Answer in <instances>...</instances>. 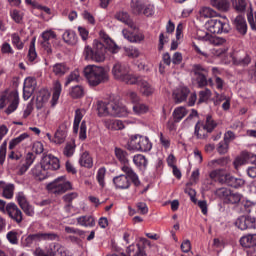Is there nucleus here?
I'll return each mask as SVG.
<instances>
[{
    "label": "nucleus",
    "instance_id": "1",
    "mask_svg": "<svg viewBox=\"0 0 256 256\" xmlns=\"http://www.w3.org/2000/svg\"><path fill=\"white\" fill-rule=\"evenodd\" d=\"M83 75L90 87H97L101 83L109 81V72L97 65H87L83 69Z\"/></svg>",
    "mask_w": 256,
    "mask_h": 256
},
{
    "label": "nucleus",
    "instance_id": "2",
    "mask_svg": "<svg viewBox=\"0 0 256 256\" xmlns=\"http://www.w3.org/2000/svg\"><path fill=\"white\" fill-rule=\"evenodd\" d=\"M112 75L117 81H122L126 85H137L139 77L131 73L129 66L122 62H116L112 68Z\"/></svg>",
    "mask_w": 256,
    "mask_h": 256
},
{
    "label": "nucleus",
    "instance_id": "3",
    "mask_svg": "<svg viewBox=\"0 0 256 256\" xmlns=\"http://www.w3.org/2000/svg\"><path fill=\"white\" fill-rule=\"evenodd\" d=\"M128 151H138L140 153H149L153 149V143L149 137L141 134H133L129 136L127 142Z\"/></svg>",
    "mask_w": 256,
    "mask_h": 256
},
{
    "label": "nucleus",
    "instance_id": "4",
    "mask_svg": "<svg viewBox=\"0 0 256 256\" xmlns=\"http://www.w3.org/2000/svg\"><path fill=\"white\" fill-rule=\"evenodd\" d=\"M46 189L51 195L59 196L64 195L67 191H71V189H73V184L67 179V176H59L48 183Z\"/></svg>",
    "mask_w": 256,
    "mask_h": 256
},
{
    "label": "nucleus",
    "instance_id": "5",
    "mask_svg": "<svg viewBox=\"0 0 256 256\" xmlns=\"http://www.w3.org/2000/svg\"><path fill=\"white\" fill-rule=\"evenodd\" d=\"M83 55L86 61L103 63L105 61V45L99 40H94L93 49L90 46H85Z\"/></svg>",
    "mask_w": 256,
    "mask_h": 256
},
{
    "label": "nucleus",
    "instance_id": "6",
    "mask_svg": "<svg viewBox=\"0 0 256 256\" xmlns=\"http://www.w3.org/2000/svg\"><path fill=\"white\" fill-rule=\"evenodd\" d=\"M7 115H11L14 111H17L19 107V92L17 91H6L0 95V109H5Z\"/></svg>",
    "mask_w": 256,
    "mask_h": 256
},
{
    "label": "nucleus",
    "instance_id": "7",
    "mask_svg": "<svg viewBox=\"0 0 256 256\" xmlns=\"http://www.w3.org/2000/svg\"><path fill=\"white\" fill-rule=\"evenodd\" d=\"M205 29L210 33H216L221 35L222 33H229L231 26L229 25V19L227 16H222L218 19H210L205 23Z\"/></svg>",
    "mask_w": 256,
    "mask_h": 256
},
{
    "label": "nucleus",
    "instance_id": "8",
    "mask_svg": "<svg viewBox=\"0 0 256 256\" xmlns=\"http://www.w3.org/2000/svg\"><path fill=\"white\" fill-rule=\"evenodd\" d=\"M57 239V235L55 233H37L30 234L26 238L22 239L23 247H31L32 245H36L39 241H54Z\"/></svg>",
    "mask_w": 256,
    "mask_h": 256
},
{
    "label": "nucleus",
    "instance_id": "9",
    "mask_svg": "<svg viewBox=\"0 0 256 256\" xmlns=\"http://www.w3.org/2000/svg\"><path fill=\"white\" fill-rule=\"evenodd\" d=\"M193 73L196 75L198 87H206V85L213 87V78L207 80V69L203 68V66L199 64L194 65Z\"/></svg>",
    "mask_w": 256,
    "mask_h": 256
},
{
    "label": "nucleus",
    "instance_id": "10",
    "mask_svg": "<svg viewBox=\"0 0 256 256\" xmlns=\"http://www.w3.org/2000/svg\"><path fill=\"white\" fill-rule=\"evenodd\" d=\"M197 38L199 41H204V43H208L209 45H213L214 47H221L227 43V40L223 37L215 36L208 32L199 31L197 34Z\"/></svg>",
    "mask_w": 256,
    "mask_h": 256
},
{
    "label": "nucleus",
    "instance_id": "11",
    "mask_svg": "<svg viewBox=\"0 0 256 256\" xmlns=\"http://www.w3.org/2000/svg\"><path fill=\"white\" fill-rule=\"evenodd\" d=\"M40 163L42 164V167L46 169V171H57L61 168L59 158L53 156L52 154L44 155Z\"/></svg>",
    "mask_w": 256,
    "mask_h": 256
},
{
    "label": "nucleus",
    "instance_id": "12",
    "mask_svg": "<svg viewBox=\"0 0 256 256\" xmlns=\"http://www.w3.org/2000/svg\"><path fill=\"white\" fill-rule=\"evenodd\" d=\"M36 87H37V80H35V78L28 77L24 80V86H23L24 101L31 99V95L35 93Z\"/></svg>",
    "mask_w": 256,
    "mask_h": 256
},
{
    "label": "nucleus",
    "instance_id": "13",
    "mask_svg": "<svg viewBox=\"0 0 256 256\" xmlns=\"http://www.w3.org/2000/svg\"><path fill=\"white\" fill-rule=\"evenodd\" d=\"M100 37L106 45V47L104 46L105 54L107 53V51H109V53L115 55L119 51H121V47H119V45H117V43H115L113 39H111V37H109V35H107L105 32H101Z\"/></svg>",
    "mask_w": 256,
    "mask_h": 256
},
{
    "label": "nucleus",
    "instance_id": "14",
    "mask_svg": "<svg viewBox=\"0 0 256 256\" xmlns=\"http://www.w3.org/2000/svg\"><path fill=\"white\" fill-rule=\"evenodd\" d=\"M140 87V93L143 97H153L155 95V86L145 79L138 77L137 83Z\"/></svg>",
    "mask_w": 256,
    "mask_h": 256
},
{
    "label": "nucleus",
    "instance_id": "15",
    "mask_svg": "<svg viewBox=\"0 0 256 256\" xmlns=\"http://www.w3.org/2000/svg\"><path fill=\"white\" fill-rule=\"evenodd\" d=\"M6 213L16 223L23 221V212L15 205V203H9L6 205Z\"/></svg>",
    "mask_w": 256,
    "mask_h": 256
},
{
    "label": "nucleus",
    "instance_id": "16",
    "mask_svg": "<svg viewBox=\"0 0 256 256\" xmlns=\"http://www.w3.org/2000/svg\"><path fill=\"white\" fill-rule=\"evenodd\" d=\"M235 226L241 231H245L247 229H255V218L241 216L236 220Z\"/></svg>",
    "mask_w": 256,
    "mask_h": 256
},
{
    "label": "nucleus",
    "instance_id": "17",
    "mask_svg": "<svg viewBox=\"0 0 256 256\" xmlns=\"http://www.w3.org/2000/svg\"><path fill=\"white\" fill-rule=\"evenodd\" d=\"M111 107L110 117H127L130 113L129 109L120 102L112 101Z\"/></svg>",
    "mask_w": 256,
    "mask_h": 256
},
{
    "label": "nucleus",
    "instance_id": "18",
    "mask_svg": "<svg viewBox=\"0 0 256 256\" xmlns=\"http://www.w3.org/2000/svg\"><path fill=\"white\" fill-rule=\"evenodd\" d=\"M113 107V101L103 102L101 100L97 101L96 109L98 112V117H111V109Z\"/></svg>",
    "mask_w": 256,
    "mask_h": 256
},
{
    "label": "nucleus",
    "instance_id": "19",
    "mask_svg": "<svg viewBox=\"0 0 256 256\" xmlns=\"http://www.w3.org/2000/svg\"><path fill=\"white\" fill-rule=\"evenodd\" d=\"M35 159H36V156L33 154V152H28L25 155L24 160L21 161V163L19 165L20 175H25V173H27V171H29V168L31 167V165H33V163H35Z\"/></svg>",
    "mask_w": 256,
    "mask_h": 256
},
{
    "label": "nucleus",
    "instance_id": "20",
    "mask_svg": "<svg viewBox=\"0 0 256 256\" xmlns=\"http://www.w3.org/2000/svg\"><path fill=\"white\" fill-rule=\"evenodd\" d=\"M31 175L36 181H45V179L49 177V172L46 171L43 164L40 162L31 169Z\"/></svg>",
    "mask_w": 256,
    "mask_h": 256
},
{
    "label": "nucleus",
    "instance_id": "21",
    "mask_svg": "<svg viewBox=\"0 0 256 256\" xmlns=\"http://www.w3.org/2000/svg\"><path fill=\"white\" fill-rule=\"evenodd\" d=\"M209 177L212 181L225 185L227 178L229 177V173L225 172V169H215L209 173Z\"/></svg>",
    "mask_w": 256,
    "mask_h": 256
},
{
    "label": "nucleus",
    "instance_id": "22",
    "mask_svg": "<svg viewBox=\"0 0 256 256\" xmlns=\"http://www.w3.org/2000/svg\"><path fill=\"white\" fill-rule=\"evenodd\" d=\"M65 139H67V126L61 124L54 134L52 143H55V145H62V143H65Z\"/></svg>",
    "mask_w": 256,
    "mask_h": 256
},
{
    "label": "nucleus",
    "instance_id": "23",
    "mask_svg": "<svg viewBox=\"0 0 256 256\" xmlns=\"http://www.w3.org/2000/svg\"><path fill=\"white\" fill-rule=\"evenodd\" d=\"M113 183L116 189H129L131 187V181L125 174H121L113 178Z\"/></svg>",
    "mask_w": 256,
    "mask_h": 256
},
{
    "label": "nucleus",
    "instance_id": "24",
    "mask_svg": "<svg viewBox=\"0 0 256 256\" xmlns=\"http://www.w3.org/2000/svg\"><path fill=\"white\" fill-rule=\"evenodd\" d=\"M233 23L240 35H247V20H245V17L239 15L234 19Z\"/></svg>",
    "mask_w": 256,
    "mask_h": 256
},
{
    "label": "nucleus",
    "instance_id": "25",
    "mask_svg": "<svg viewBox=\"0 0 256 256\" xmlns=\"http://www.w3.org/2000/svg\"><path fill=\"white\" fill-rule=\"evenodd\" d=\"M103 123L106 129H110V131H121V129H125V124L121 120L105 119Z\"/></svg>",
    "mask_w": 256,
    "mask_h": 256
},
{
    "label": "nucleus",
    "instance_id": "26",
    "mask_svg": "<svg viewBox=\"0 0 256 256\" xmlns=\"http://www.w3.org/2000/svg\"><path fill=\"white\" fill-rule=\"evenodd\" d=\"M133 163L137 169L140 171H145L147 169V165H149V160L143 154H136L133 156Z\"/></svg>",
    "mask_w": 256,
    "mask_h": 256
},
{
    "label": "nucleus",
    "instance_id": "27",
    "mask_svg": "<svg viewBox=\"0 0 256 256\" xmlns=\"http://www.w3.org/2000/svg\"><path fill=\"white\" fill-rule=\"evenodd\" d=\"M189 95V88L180 87L173 92V97L176 103H183V101L187 100Z\"/></svg>",
    "mask_w": 256,
    "mask_h": 256
},
{
    "label": "nucleus",
    "instance_id": "28",
    "mask_svg": "<svg viewBox=\"0 0 256 256\" xmlns=\"http://www.w3.org/2000/svg\"><path fill=\"white\" fill-rule=\"evenodd\" d=\"M240 245L246 249L256 247V234L244 235L240 238Z\"/></svg>",
    "mask_w": 256,
    "mask_h": 256
},
{
    "label": "nucleus",
    "instance_id": "29",
    "mask_svg": "<svg viewBox=\"0 0 256 256\" xmlns=\"http://www.w3.org/2000/svg\"><path fill=\"white\" fill-rule=\"evenodd\" d=\"M86 113L87 111H85V109H77L75 111L73 133L75 134L79 133V125H81V121L83 120V117H85Z\"/></svg>",
    "mask_w": 256,
    "mask_h": 256
},
{
    "label": "nucleus",
    "instance_id": "30",
    "mask_svg": "<svg viewBox=\"0 0 256 256\" xmlns=\"http://www.w3.org/2000/svg\"><path fill=\"white\" fill-rule=\"evenodd\" d=\"M114 155L121 165H129V153L127 151L116 147L114 149Z\"/></svg>",
    "mask_w": 256,
    "mask_h": 256
},
{
    "label": "nucleus",
    "instance_id": "31",
    "mask_svg": "<svg viewBox=\"0 0 256 256\" xmlns=\"http://www.w3.org/2000/svg\"><path fill=\"white\" fill-rule=\"evenodd\" d=\"M61 91H63L61 82L55 81L53 85V93H52V99H51L52 107H55V105H57L59 101V97H61Z\"/></svg>",
    "mask_w": 256,
    "mask_h": 256
},
{
    "label": "nucleus",
    "instance_id": "32",
    "mask_svg": "<svg viewBox=\"0 0 256 256\" xmlns=\"http://www.w3.org/2000/svg\"><path fill=\"white\" fill-rule=\"evenodd\" d=\"M225 185L233 187L234 189H240V187H243V185H245V181L242 178H236L233 175L228 174Z\"/></svg>",
    "mask_w": 256,
    "mask_h": 256
},
{
    "label": "nucleus",
    "instance_id": "33",
    "mask_svg": "<svg viewBox=\"0 0 256 256\" xmlns=\"http://www.w3.org/2000/svg\"><path fill=\"white\" fill-rule=\"evenodd\" d=\"M199 15L203 19H211L213 17H219V13L217 11L213 10L211 7L203 6L199 10Z\"/></svg>",
    "mask_w": 256,
    "mask_h": 256
},
{
    "label": "nucleus",
    "instance_id": "34",
    "mask_svg": "<svg viewBox=\"0 0 256 256\" xmlns=\"http://www.w3.org/2000/svg\"><path fill=\"white\" fill-rule=\"evenodd\" d=\"M62 39L64 43L68 45H76L77 44V34L73 30H65L62 35Z\"/></svg>",
    "mask_w": 256,
    "mask_h": 256
},
{
    "label": "nucleus",
    "instance_id": "35",
    "mask_svg": "<svg viewBox=\"0 0 256 256\" xmlns=\"http://www.w3.org/2000/svg\"><path fill=\"white\" fill-rule=\"evenodd\" d=\"M210 4L218 11H227L231 7L229 0H210Z\"/></svg>",
    "mask_w": 256,
    "mask_h": 256
},
{
    "label": "nucleus",
    "instance_id": "36",
    "mask_svg": "<svg viewBox=\"0 0 256 256\" xmlns=\"http://www.w3.org/2000/svg\"><path fill=\"white\" fill-rule=\"evenodd\" d=\"M79 165H81V167H86V169H91V167H93V158L88 152H83L81 154Z\"/></svg>",
    "mask_w": 256,
    "mask_h": 256
},
{
    "label": "nucleus",
    "instance_id": "37",
    "mask_svg": "<svg viewBox=\"0 0 256 256\" xmlns=\"http://www.w3.org/2000/svg\"><path fill=\"white\" fill-rule=\"evenodd\" d=\"M37 108V119L39 123H43L47 121V117H49V109L42 106V104H36Z\"/></svg>",
    "mask_w": 256,
    "mask_h": 256
},
{
    "label": "nucleus",
    "instance_id": "38",
    "mask_svg": "<svg viewBox=\"0 0 256 256\" xmlns=\"http://www.w3.org/2000/svg\"><path fill=\"white\" fill-rule=\"evenodd\" d=\"M76 221L81 227H95V218L93 216H80Z\"/></svg>",
    "mask_w": 256,
    "mask_h": 256
},
{
    "label": "nucleus",
    "instance_id": "39",
    "mask_svg": "<svg viewBox=\"0 0 256 256\" xmlns=\"http://www.w3.org/2000/svg\"><path fill=\"white\" fill-rule=\"evenodd\" d=\"M208 130L205 127V124L203 122H198L195 125L194 135L197 139H205V136L207 135Z\"/></svg>",
    "mask_w": 256,
    "mask_h": 256
},
{
    "label": "nucleus",
    "instance_id": "40",
    "mask_svg": "<svg viewBox=\"0 0 256 256\" xmlns=\"http://www.w3.org/2000/svg\"><path fill=\"white\" fill-rule=\"evenodd\" d=\"M69 95L72 99H81L85 95V88L81 85H76L70 88Z\"/></svg>",
    "mask_w": 256,
    "mask_h": 256
},
{
    "label": "nucleus",
    "instance_id": "41",
    "mask_svg": "<svg viewBox=\"0 0 256 256\" xmlns=\"http://www.w3.org/2000/svg\"><path fill=\"white\" fill-rule=\"evenodd\" d=\"M229 163V158L228 157H222L218 159H213L208 162V167L210 169H215L217 167H225Z\"/></svg>",
    "mask_w": 256,
    "mask_h": 256
},
{
    "label": "nucleus",
    "instance_id": "42",
    "mask_svg": "<svg viewBox=\"0 0 256 256\" xmlns=\"http://www.w3.org/2000/svg\"><path fill=\"white\" fill-rule=\"evenodd\" d=\"M51 93L48 90H41L36 98V105H42L45 107V103L49 101Z\"/></svg>",
    "mask_w": 256,
    "mask_h": 256
},
{
    "label": "nucleus",
    "instance_id": "43",
    "mask_svg": "<svg viewBox=\"0 0 256 256\" xmlns=\"http://www.w3.org/2000/svg\"><path fill=\"white\" fill-rule=\"evenodd\" d=\"M116 19L120 21L121 23H124V25H128V27H131L133 29V21L129 17V14L127 12H118L115 15Z\"/></svg>",
    "mask_w": 256,
    "mask_h": 256
},
{
    "label": "nucleus",
    "instance_id": "44",
    "mask_svg": "<svg viewBox=\"0 0 256 256\" xmlns=\"http://www.w3.org/2000/svg\"><path fill=\"white\" fill-rule=\"evenodd\" d=\"M187 115V108L180 106L174 109L173 111V118L176 123H179Z\"/></svg>",
    "mask_w": 256,
    "mask_h": 256
},
{
    "label": "nucleus",
    "instance_id": "45",
    "mask_svg": "<svg viewBox=\"0 0 256 256\" xmlns=\"http://www.w3.org/2000/svg\"><path fill=\"white\" fill-rule=\"evenodd\" d=\"M52 71L57 75V77H62V75H65V73L69 71V67H67V65L64 63H57L53 66Z\"/></svg>",
    "mask_w": 256,
    "mask_h": 256
},
{
    "label": "nucleus",
    "instance_id": "46",
    "mask_svg": "<svg viewBox=\"0 0 256 256\" xmlns=\"http://www.w3.org/2000/svg\"><path fill=\"white\" fill-rule=\"evenodd\" d=\"M132 13L135 15H140V13H143V2L141 0H132L130 4Z\"/></svg>",
    "mask_w": 256,
    "mask_h": 256
},
{
    "label": "nucleus",
    "instance_id": "47",
    "mask_svg": "<svg viewBox=\"0 0 256 256\" xmlns=\"http://www.w3.org/2000/svg\"><path fill=\"white\" fill-rule=\"evenodd\" d=\"M248 159H249L248 153H243L241 156H238L233 162L234 168L239 169V167L243 165H247Z\"/></svg>",
    "mask_w": 256,
    "mask_h": 256
},
{
    "label": "nucleus",
    "instance_id": "48",
    "mask_svg": "<svg viewBox=\"0 0 256 256\" xmlns=\"http://www.w3.org/2000/svg\"><path fill=\"white\" fill-rule=\"evenodd\" d=\"M124 51L130 59H137L141 55V52L135 46L124 47Z\"/></svg>",
    "mask_w": 256,
    "mask_h": 256
},
{
    "label": "nucleus",
    "instance_id": "49",
    "mask_svg": "<svg viewBox=\"0 0 256 256\" xmlns=\"http://www.w3.org/2000/svg\"><path fill=\"white\" fill-rule=\"evenodd\" d=\"M44 45H49V41H53V39H57V34L53 30H46L41 34Z\"/></svg>",
    "mask_w": 256,
    "mask_h": 256
},
{
    "label": "nucleus",
    "instance_id": "50",
    "mask_svg": "<svg viewBox=\"0 0 256 256\" xmlns=\"http://www.w3.org/2000/svg\"><path fill=\"white\" fill-rule=\"evenodd\" d=\"M133 111L135 115H145V113H149V106L138 102L133 106Z\"/></svg>",
    "mask_w": 256,
    "mask_h": 256
},
{
    "label": "nucleus",
    "instance_id": "51",
    "mask_svg": "<svg viewBox=\"0 0 256 256\" xmlns=\"http://www.w3.org/2000/svg\"><path fill=\"white\" fill-rule=\"evenodd\" d=\"M105 175H107V169L101 167L96 173V179L100 187H105Z\"/></svg>",
    "mask_w": 256,
    "mask_h": 256
},
{
    "label": "nucleus",
    "instance_id": "52",
    "mask_svg": "<svg viewBox=\"0 0 256 256\" xmlns=\"http://www.w3.org/2000/svg\"><path fill=\"white\" fill-rule=\"evenodd\" d=\"M61 249V244L59 243H51L46 248V253L48 256H57Z\"/></svg>",
    "mask_w": 256,
    "mask_h": 256
},
{
    "label": "nucleus",
    "instance_id": "53",
    "mask_svg": "<svg viewBox=\"0 0 256 256\" xmlns=\"http://www.w3.org/2000/svg\"><path fill=\"white\" fill-rule=\"evenodd\" d=\"M232 5L239 13H243L247 9V1L245 0H232Z\"/></svg>",
    "mask_w": 256,
    "mask_h": 256
},
{
    "label": "nucleus",
    "instance_id": "54",
    "mask_svg": "<svg viewBox=\"0 0 256 256\" xmlns=\"http://www.w3.org/2000/svg\"><path fill=\"white\" fill-rule=\"evenodd\" d=\"M75 147V142L67 143L64 147L63 155H65V157H73V155H75Z\"/></svg>",
    "mask_w": 256,
    "mask_h": 256
},
{
    "label": "nucleus",
    "instance_id": "55",
    "mask_svg": "<svg viewBox=\"0 0 256 256\" xmlns=\"http://www.w3.org/2000/svg\"><path fill=\"white\" fill-rule=\"evenodd\" d=\"M126 97L129 101H131V103H134L135 105L141 101V96H139V94L133 90H129L126 94Z\"/></svg>",
    "mask_w": 256,
    "mask_h": 256
},
{
    "label": "nucleus",
    "instance_id": "56",
    "mask_svg": "<svg viewBox=\"0 0 256 256\" xmlns=\"http://www.w3.org/2000/svg\"><path fill=\"white\" fill-rule=\"evenodd\" d=\"M15 191V186L13 184H7L4 190H2V195L5 199H13V193Z\"/></svg>",
    "mask_w": 256,
    "mask_h": 256
},
{
    "label": "nucleus",
    "instance_id": "57",
    "mask_svg": "<svg viewBox=\"0 0 256 256\" xmlns=\"http://www.w3.org/2000/svg\"><path fill=\"white\" fill-rule=\"evenodd\" d=\"M204 127H206V130L211 133L215 127H217V122L213 120V117L211 115H208L206 117V123L204 124Z\"/></svg>",
    "mask_w": 256,
    "mask_h": 256
},
{
    "label": "nucleus",
    "instance_id": "58",
    "mask_svg": "<svg viewBox=\"0 0 256 256\" xmlns=\"http://www.w3.org/2000/svg\"><path fill=\"white\" fill-rule=\"evenodd\" d=\"M35 59H37V51L35 50V40H32L28 51V60L33 63Z\"/></svg>",
    "mask_w": 256,
    "mask_h": 256
},
{
    "label": "nucleus",
    "instance_id": "59",
    "mask_svg": "<svg viewBox=\"0 0 256 256\" xmlns=\"http://www.w3.org/2000/svg\"><path fill=\"white\" fill-rule=\"evenodd\" d=\"M216 195L220 197V199H226V201L229 199V195H231V190L229 188H219L216 190Z\"/></svg>",
    "mask_w": 256,
    "mask_h": 256
},
{
    "label": "nucleus",
    "instance_id": "60",
    "mask_svg": "<svg viewBox=\"0 0 256 256\" xmlns=\"http://www.w3.org/2000/svg\"><path fill=\"white\" fill-rule=\"evenodd\" d=\"M241 199H243V195H241L240 193H231L228 196V203H231L232 205H235L237 203H240Z\"/></svg>",
    "mask_w": 256,
    "mask_h": 256
},
{
    "label": "nucleus",
    "instance_id": "61",
    "mask_svg": "<svg viewBox=\"0 0 256 256\" xmlns=\"http://www.w3.org/2000/svg\"><path fill=\"white\" fill-rule=\"evenodd\" d=\"M81 77V74L79 73V70L72 71L69 76L67 77V81L65 83L66 87L70 83H73V81H79V78Z\"/></svg>",
    "mask_w": 256,
    "mask_h": 256
},
{
    "label": "nucleus",
    "instance_id": "62",
    "mask_svg": "<svg viewBox=\"0 0 256 256\" xmlns=\"http://www.w3.org/2000/svg\"><path fill=\"white\" fill-rule=\"evenodd\" d=\"M211 97V90L205 89L199 92V103H205V101H209Z\"/></svg>",
    "mask_w": 256,
    "mask_h": 256
},
{
    "label": "nucleus",
    "instance_id": "63",
    "mask_svg": "<svg viewBox=\"0 0 256 256\" xmlns=\"http://www.w3.org/2000/svg\"><path fill=\"white\" fill-rule=\"evenodd\" d=\"M11 39L14 47L18 48L19 50L23 49V41H21V37H19V34H12Z\"/></svg>",
    "mask_w": 256,
    "mask_h": 256
},
{
    "label": "nucleus",
    "instance_id": "64",
    "mask_svg": "<svg viewBox=\"0 0 256 256\" xmlns=\"http://www.w3.org/2000/svg\"><path fill=\"white\" fill-rule=\"evenodd\" d=\"M212 87H216L218 91H223V87H225V81L221 77L215 76L213 79Z\"/></svg>",
    "mask_w": 256,
    "mask_h": 256
}]
</instances>
